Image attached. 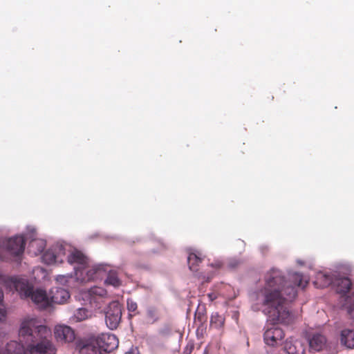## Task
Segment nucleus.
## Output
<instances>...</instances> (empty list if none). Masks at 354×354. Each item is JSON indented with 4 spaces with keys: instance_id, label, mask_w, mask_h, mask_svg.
<instances>
[{
    "instance_id": "f257e3e1",
    "label": "nucleus",
    "mask_w": 354,
    "mask_h": 354,
    "mask_svg": "<svg viewBox=\"0 0 354 354\" xmlns=\"http://www.w3.org/2000/svg\"><path fill=\"white\" fill-rule=\"evenodd\" d=\"M307 283L308 281L299 272H290L287 281L281 270L272 268L265 274L263 284L250 293L251 308L254 311H261L273 326L289 324L293 315L288 303L296 297L297 288H304Z\"/></svg>"
},
{
    "instance_id": "f03ea898",
    "label": "nucleus",
    "mask_w": 354,
    "mask_h": 354,
    "mask_svg": "<svg viewBox=\"0 0 354 354\" xmlns=\"http://www.w3.org/2000/svg\"><path fill=\"white\" fill-rule=\"evenodd\" d=\"M20 343L10 341L1 354H55L56 348L49 339L50 329L39 324L35 319H24L19 330Z\"/></svg>"
},
{
    "instance_id": "7ed1b4c3",
    "label": "nucleus",
    "mask_w": 354,
    "mask_h": 354,
    "mask_svg": "<svg viewBox=\"0 0 354 354\" xmlns=\"http://www.w3.org/2000/svg\"><path fill=\"white\" fill-rule=\"evenodd\" d=\"M42 259L48 265L62 263L66 260L73 266L76 280L80 283L100 277L106 268L104 266L99 265L88 269L84 274L82 269L87 264V257L67 243H57L43 254Z\"/></svg>"
},
{
    "instance_id": "20e7f679",
    "label": "nucleus",
    "mask_w": 354,
    "mask_h": 354,
    "mask_svg": "<svg viewBox=\"0 0 354 354\" xmlns=\"http://www.w3.org/2000/svg\"><path fill=\"white\" fill-rule=\"evenodd\" d=\"M0 283H3L10 291L17 292L21 299H30L41 309L49 307L52 303L64 304L70 298L68 291L64 288H53L50 292L51 297H49L46 290L35 288L27 279L6 276L1 272Z\"/></svg>"
},
{
    "instance_id": "39448f33",
    "label": "nucleus",
    "mask_w": 354,
    "mask_h": 354,
    "mask_svg": "<svg viewBox=\"0 0 354 354\" xmlns=\"http://www.w3.org/2000/svg\"><path fill=\"white\" fill-rule=\"evenodd\" d=\"M34 232L35 229L31 228L30 235L0 239V260H7L8 254L17 258L19 257L24 253L25 241L28 239H30L28 246V252L35 256L41 254L46 247V241L44 239L35 238Z\"/></svg>"
},
{
    "instance_id": "423d86ee",
    "label": "nucleus",
    "mask_w": 354,
    "mask_h": 354,
    "mask_svg": "<svg viewBox=\"0 0 354 354\" xmlns=\"http://www.w3.org/2000/svg\"><path fill=\"white\" fill-rule=\"evenodd\" d=\"M316 283H319L322 287L333 285L337 293L344 298L346 303L348 300L347 295L351 287V281L348 277H337L329 272H319L316 277Z\"/></svg>"
},
{
    "instance_id": "0eeeda50",
    "label": "nucleus",
    "mask_w": 354,
    "mask_h": 354,
    "mask_svg": "<svg viewBox=\"0 0 354 354\" xmlns=\"http://www.w3.org/2000/svg\"><path fill=\"white\" fill-rule=\"evenodd\" d=\"M104 314L107 327L111 330L116 329L122 319V305L118 301H112L105 308Z\"/></svg>"
},
{
    "instance_id": "6e6552de",
    "label": "nucleus",
    "mask_w": 354,
    "mask_h": 354,
    "mask_svg": "<svg viewBox=\"0 0 354 354\" xmlns=\"http://www.w3.org/2000/svg\"><path fill=\"white\" fill-rule=\"evenodd\" d=\"M107 297V291L98 286L92 287L82 293V299L94 309H100Z\"/></svg>"
},
{
    "instance_id": "1a4fd4ad",
    "label": "nucleus",
    "mask_w": 354,
    "mask_h": 354,
    "mask_svg": "<svg viewBox=\"0 0 354 354\" xmlns=\"http://www.w3.org/2000/svg\"><path fill=\"white\" fill-rule=\"evenodd\" d=\"M104 354H109L118 346V339L111 333H103L93 339Z\"/></svg>"
},
{
    "instance_id": "9d476101",
    "label": "nucleus",
    "mask_w": 354,
    "mask_h": 354,
    "mask_svg": "<svg viewBox=\"0 0 354 354\" xmlns=\"http://www.w3.org/2000/svg\"><path fill=\"white\" fill-rule=\"evenodd\" d=\"M99 265L104 266V267L106 268L104 272L102 274V275L100 277L91 279V280H89V281L102 279V277L104 276V274L107 273V277L105 280V283L106 285L112 286L114 288H118L122 285V281L118 277V272L115 270H108L109 265H107V264L100 263V264L94 265L93 266H89L88 259L87 258V264L85 266V268H83L82 270H84V272L85 273L88 269L93 268V267H95ZM87 282H88V281Z\"/></svg>"
},
{
    "instance_id": "9b49d317",
    "label": "nucleus",
    "mask_w": 354,
    "mask_h": 354,
    "mask_svg": "<svg viewBox=\"0 0 354 354\" xmlns=\"http://www.w3.org/2000/svg\"><path fill=\"white\" fill-rule=\"evenodd\" d=\"M306 348V341L290 338L283 344V351L287 354H304Z\"/></svg>"
},
{
    "instance_id": "f8f14e48",
    "label": "nucleus",
    "mask_w": 354,
    "mask_h": 354,
    "mask_svg": "<svg viewBox=\"0 0 354 354\" xmlns=\"http://www.w3.org/2000/svg\"><path fill=\"white\" fill-rule=\"evenodd\" d=\"M54 334L57 341L60 342H72L75 338L74 330L66 325L56 326L54 329Z\"/></svg>"
},
{
    "instance_id": "ddd939ff",
    "label": "nucleus",
    "mask_w": 354,
    "mask_h": 354,
    "mask_svg": "<svg viewBox=\"0 0 354 354\" xmlns=\"http://www.w3.org/2000/svg\"><path fill=\"white\" fill-rule=\"evenodd\" d=\"M306 341V343H308L309 351L310 352L320 351L326 345V337L319 333L313 334L312 337H309L308 339Z\"/></svg>"
},
{
    "instance_id": "4468645a",
    "label": "nucleus",
    "mask_w": 354,
    "mask_h": 354,
    "mask_svg": "<svg viewBox=\"0 0 354 354\" xmlns=\"http://www.w3.org/2000/svg\"><path fill=\"white\" fill-rule=\"evenodd\" d=\"M80 354H104L93 339L80 345Z\"/></svg>"
},
{
    "instance_id": "2eb2a0df",
    "label": "nucleus",
    "mask_w": 354,
    "mask_h": 354,
    "mask_svg": "<svg viewBox=\"0 0 354 354\" xmlns=\"http://www.w3.org/2000/svg\"><path fill=\"white\" fill-rule=\"evenodd\" d=\"M341 344L348 348H354V328H344L340 335Z\"/></svg>"
},
{
    "instance_id": "dca6fc26",
    "label": "nucleus",
    "mask_w": 354,
    "mask_h": 354,
    "mask_svg": "<svg viewBox=\"0 0 354 354\" xmlns=\"http://www.w3.org/2000/svg\"><path fill=\"white\" fill-rule=\"evenodd\" d=\"M91 316V313L85 308H79L74 312L70 317L71 322H82Z\"/></svg>"
},
{
    "instance_id": "f3484780",
    "label": "nucleus",
    "mask_w": 354,
    "mask_h": 354,
    "mask_svg": "<svg viewBox=\"0 0 354 354\" xmlns=\"http://www.w3.org/2000/svg\"><path fill=\"white\" fill-rule=\"evenodd\" d=\"M158 310L154 306H149L146 310V321L148 324H153L159 320Z\"/></svg>"
},
{
    "instance_id": "a211bd4d",
    "label": "nucleus",
    "mask_w": 354,
    "mask_h": 354,
    "mask_svg": "<svg viewBox=\"0 0 354 354\" xmlns=\"http://www.w3.org/2000/svg\"><path fill=\"white\" fill-rule=\"evenodd\" d=\"M187 261L189 269L193 272H195L197 270V269L195 268V266L201 262V258L200 257L199 254L196 253H190L187 257Z\"/></svg>"
},
{
    "instance_id": "6ab92c4d",
    "label": "nucleus",
    "mask_w": 354,
    "mask_h": 354,
    "mask_svg": "<svg viewBox=\"0 0 354 354\" xmlns=\"http://www.w3.org/2000/svg\"><path fill=\"white\" fill-rule=\"evenodd\" d=\"M264 342L266 344L270 346H274L277 344L278 340L276 339V337L273 335V333L268 328L263 335Z\"/></svg>"
},
{
    "instance_id": "aec40b11",
    "label": "nucleus",
    "mask_w": 354,
    "mask_h": 354,
    "mask_svg": "<svg viewBox=\"0 0 354 354\" xmlns=\"http://www.w3.org/2000/svg\"><path fill=\"white\" fill-rule=\"evenodd\" d=\"M224 323V318L218 313L212 314L210 319V324L216 328H221Z\"/></svg>"
},
{
    "instance_id": "412c9836",
    "label": "nucleus",
    "mask_w": 354,
    "mask_h": 354,
    "mask_svg": "<svg viewBox=\"0 0 354 354\" xmlns=\"http://www.w3.org/2000/svg\"><path fill=\"white\" fill-rule=\"evenodd\" d=\"M270 330L273 333V335L278 341L281 340L284 337L283 331L279 327L272 326L270 328Z\"/></svg>"
},
{
    "instance_id": "4be33fe9",
    "label": "nucleus",
    "mask_w": 354,
    "mask_h": 354,
    "mask_svg": "<svg viewBox=\"0 0 354 354\" xmlns=\"http://www.w3.org/2000/svg\"><path fill=\"white\" fill-rule=\"evenodd\" d=\"M127 310L129 313H135L138 308L137 303L131 299H127Z\"/></svg>"
},
{
    "instance_id": "5701e85b",
    "label": "nucleus",
    "mask_w": 354,
    "mask_h": 354,
    "mask_svg": "<svg viewBox=\"0 0 354 354\" xmlns=\"http://www.w3.org/2000/svg\"><path fill=\"white\" fill-rule=\"evenodd\" d=\"M7 311L3 302H0V322L5 320Z\"/></svg>"
},
{
    "instance_id": "b1692460",
    "label": "nucleus",
    "mask_w": 354,
    "mask_h": 354,
    "mask_svg": "<svg viewBox=\"0 0 354 354\" xmlns=\"http://www.w3.org/2000/svg\"><path fill=\"white\" fill-rule=\"evenodd\" d=\"M166 249H167L166 245L163 243L159 241V246H158V248L157 249H153L152 250H151L149 252V253L155 254H159L160 252L165 250Z\"/></svg>"
},
{
    "instance_id": "393cba45",
    "label": "nucleus",
    "mask_w": 354,
    "mask_h": 354,
    "mask_svg": "<svg viewBox=\"0 0 354 354\" xmlns=\"http://www.w3.org/2000/svg\"><path fill=\"white\" fill-rule=\"evenodd\" d=\"M240 264V261L236 259H230L228 262V266L230 268H235Z\"/></svg>"
},
{
    "instance_id": "a878e982",
    "label": "nucleus",
    "mask_w": 354,
    "mask_h": 354,
    "mask_svg": "<svg viewBox=\"0 0 354 354\" xmlns=\"http://www.w3.org/2000/svg\"><path fill=\"white\" fill-rule=\"evenodd\" d=\"M160 333L162 335L167 336V335H170L171 330L169 326H165V327L162 328V329H160Z\"/></svg>"
},
{
    "instance_id": "bb28decb",
    "label": "nucleus",
    "mask_w": 354,
    "mask_h": 354,
    "mask_svg": "<svg viewBox=\"0 0 354 354\" xmlns=\"http://www.w3.org/2000/svg\"><path fill=\"white\" fill-rule=\"evenodd\" d=\"M348 313L351 317H354V302L348 307Z\"/></svg>"
},
{
    "instance_id": "cd10ccee",
    "label": "nucleus",
    "mask_w": 354,
    "mask_h": 354,
    "mask_svg": "<svg viewBox=\"0 0 354 354\" xmlns=\"http://www.w3.org/2000/svg\"><path fill=\"white\" fill-rule=\"evenodd\" d=\"M207 296L210 301H214L217 298V294L215 292L209 293Z\"/></svg>"
},
{
    "instance_id": "c85d7f7f",
    "label": "nucleus",
    "mask_w": 354,
    "mask_h": 354,
    "mask_svg": "<svg viewBox=\"0 0 354 354\" xmlns=\"http://www.w3.org/2000/svg\"><path fill=\"white\" fill-rule=\"evenodd\" d=\"M211 266L214 268H219L222 266V263L220 261H216L215 263L211 264Z\"/></svg>"
},
{
    "instance_id": "c756f323",
    "label": "nucleus",
    "mask_w": 354,
    "mask_h": 354,
    "mask_svg": "<svg viewBox=\"0 0 354 354\" xmlns=\"http://www.w3.org/2000/svg\"><path fill=\"white\" fill-rule=\"evenodd\" d=\"M126 354H138L137 348H132L130 351L126 353Z\"/></svg>"
},
{
    "instance_id": "7c9ffc66",
    "label": "nucleus",
    "mask_w": 354,
    "mask_h": 354,
    "mask_svg": "<svg viewBox=\"0 0 354 354\" xmlns=\"http://www.w3.org/2000/svg\"><path fill=\"white\" fill-rule=\"evenodd\" d=\"M3 292L1 288H0V302H3Z\"/></svg>"
},
{
    "instance_id": "2f4dec72",
    "label": "nucleus",
    "mask_w": 354,
    "mask_h": 354,
    "mask_svg": "<svg viewBox=\"0 0 354 354\" xmlns=\"http://www.w3.org/2000/svg\"><path fill=\"white\" fill-rule=\"evenodd\" d=\"M211 278H212V277L208 276V277H207V279H206L205 281H209L210 280V279H211Z\"/></svg>"
}]
</instances>
